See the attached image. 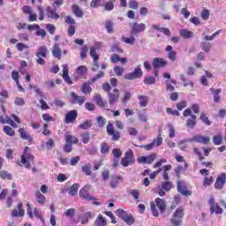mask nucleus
I'll return each mask as SVG.
<instances>
[{
	"label": "nucleus",
	"mask_w": 226,
	"mask_h": 226,
	"mask_svg": "<svg viewBox=\"0 0 226 226\" xmlns=\"http://www.w3.org/2000/svg\"><path fill=\"white\" fill-rule=\"evenodd\" d=\"M183 216H185L183 207H178L172 215L170 222L172 226H181L183 223Z\"/></svg>",
	"instance_id": "1"
},
{
	"label": "nucleus",
	"mask_w": 226,
	"mask_h": 226,
	"mask_svg": "<svg viewBox=\"0 0 226 226\" xmlns=\"http://www.w3.org/2000/svg\"><path fill=\"white\" fill-rule=\"evenodd\" d=\"M133 162H135V159H133V150L129 149L125 152L124 157L121 159V163L123 167H128L129 165H133Z\"/></svg>",
	"instance_id": "2"
},
{
	"label": "nucleus",
	"mask_w": 226,
	"mask_h": 226,
	"mask_svg": "<svg viewBox=\"0 0 226 226\" xmlns=\"http://www.w3.org/2000/svg\"><path fill=\"white\" fill-rule=\"evenodd\" d=\"M29 151V147H25V153L21 156V167L24 165L26 169L30 167L31 162H33V159L34 158L33 155L27 153Z\"/></svg>",
	"instance_id": "3"
},
{
	"label": "nucleus",
	"mask_w": 226,
	"mask_h": 226,
	"mask_svg": "<svg viewBox=\"0 0 226 226\" xmlns=\"http://www.w3.org/2000/svg\"><path fill=\"white\" fill-rule=\"evenodd\" d=\"M26 207H27L26 213L29 218L33 219L35 216V218H39L40 220H41L42 223H45V219L41 217V213L38 211V208H34V212H33V208L31 207V204L29 203L26 204Z\"/></svg>",
	"instance_id": "4"
},
{
	"label": "nucleus",
	"mask_w": 226,
	"mask_h": 226,
	"mask_svg": "<svg viewBox=\"0 0 226 226\" xmlns=\"http://www.w3.org/2000/svg\"><path fill=\"white\" fill-rule=\"evenodd\" d=\"M146 31V24L134 22L131 25V34L137 36L139 33Z\"/></svg>",
	"instance_id": "5"
},
{
	"label": "nucleus",
	"mask_w": 226,
	"mask_h": 226,
	"mask_svg": "<svg viewBox=\"0 0 226 226\" xmlns=\"http://www.w3.org/2000/svg\"><path fill=\"white\" fill-rule=\"evenodd\" d=\"M143 72L140 67H136L132 72H129L125 74V80H134V79H140L142 77Z\"/></svg>",
	"instance_id": "6"
},
{
	"label": "nucleus",
	"mask_w": 226,
	"mask_h": 226,
	"mask_svg": "<svg viewBox=\"0 0 226 226\" xmlns=\"http://www.w3.org/2000/svg\"><path fill=\"white\" fill-rule=\"evenodd\" d=\"M211 139L209 136L196 135L191 139H188V142H198L199 144H209Z\"/></svg>",
	"instance_id": "7"
},
{
	"label": "nucleus",
	"mask_w": 226,
	"mask_h": 226,
	"mask_svg": "<svg viewBox=\"0 0 226 226\" xmlns=\"http://www.w3.org/2000/svg\"><path fill=\"white\" fill-rule=\"evenodd\" d=\"M107 133L112 137V140H119V132L114 130V124L110 122L107 124Z\"/></svg>",
	"instance_id": "8"
},
{
	"label": "nucleus",
	"mask_w": 226,
	"mask_h": 226,
	"mask_svg": "<svg viewBox=\"0 0 226 226\" xmlns=\"http://www.w3.org/2000/svg\"><path fill=\"white\" fill-rule=\"evenodd\" d=\"M225 183H226V174L222 173L216 178V181L215 184V190H222V188H223V186H225Z\"/></svg>",
	"instance_id": "9"
},
{
	"label": "nucleus",
	"mask_w": 226,
	"mask_h": 226,
	"mask_svg": "<svg viewBox=\"0 0 226 226\" xmlns=\"http://www.w3.org/2000/svg\"><path fill=\"white\" fill-rule=\"evenodd\" d=\"M209 205H210V213L213 215V213H215L216 215H222L223 213V209L220 207V205L218 203H215V200L211 198L209 200Z\"/></svg>",
	"instance_id": "10"
},
{
	"label": "nucleus",
	"mask_w": 226,
	"mask_h": 226,
	"mask_svg": "<svg viewBox=\"0 0 226 226\" xmlns=\"http://www.w3.org/2000/svg\"><path fill=\"white\" fill-rule=\"evenodd\" d=\"M177 192H179V193H181L182 195H185V197L192 195V192L186 188V185L183 181L177 182Z\"/></svg>",
	"instance_id": "11"
},
{
	"label": "nucleus",
	"mask_w": 226,
	"mask_h": 226,
	"mask_svg": "<svg viewBox=\"0 0 226 226\" xmlns=\"http://www.w3.org/2000/svg\"><path fill=\"white\" fill-rule=\"evenodd\" d=\"M62 68H63L62 77H63L64 80H65V82L67 84H70L72 86V84H73V82L72 81V79L70 78V75L68 74L70 72V69L68 68V64H63Z\"/></svg>",
	"instance_id": "12"
},
{
	"label": "nucleus",
	"mask_w": 226,
	"mask_h": 226,
	"mask_svg": "<svg viewBox=\"0 0 226 226\" xmlns=\"http://www.w3.org/2000/svg\"><path fill=\"white\" fill-rule=\"evenodd\" d=\"M71 102L73 104L78 103L79 105H82L84 102H86V97L78 95L75 92H72L71 94Z\"/></svg>",
	"instance_id": "13"
},
{
	"label": "nucleus",
	"mask_w": 226,
	"mask_h": 226,
	"mask_svg": "<svg viewBox=\"0 0 226 226\" xmlns=\"http://www.w3.org/2000/svg\"><path fill=\"white\" fill-rule=\"evenodd\" d=\"M77 110H71L65 115L64 123L65 124H70V123H73L75 119H77Z\"/></svg>",
	"instance_id": "14"
},
{
	"label": "nucleus",
	"mask_w": 226,
	"mask_h": 226,
	"mask_svg": "<svg viewBox=\"0 0 226 226\" xmlns=\"http://www.w3.org/2000/svg\"><path fill=\"white\" fill-rule=\"evenodd\" d=\"M119 101V90L115 89L113 93L109 94V105H114Z\"/></svg>",
	"instance_id": "15"
},
{
	"label": "nucleus",
	"mask_w": 226,
	"mask_h": 226,
	"mask_svg": "<svg viewBox=\"0 0 226 226\" xmlns=\"http://www.w3.org/2000/svg\"><path fill=\"white\" fill-rule=\"evenodd\" d=\"M24 215H26V212L24 211V209H22L21 203L18 204L17 209H14L11 212V216H13L14 218H17L19 216H24Z\"/></svg>",
	"instance_id": "16"
},
{
	"label": "nucleus",
	"mask_w": 226,
	"mask_h": 226,
	"mask_svg": "<svg viewBox=\"0 0 226 226\" xmlns=\"http://www.w3.org/2000/svg\"><path fill=\"white\" fill-rule=\"evenodd\" d=\"M152 64L154 68H163V66L167 65V62L163 58L155 57Z\"/></svg>",
	"instance_id": "17"
},
{
	"label": "nucleus",
	"mask_w": 226,
	"mask_h": 226,
	"mask_svg": "<svg viewBox=\"0 0 226 226\" xmlns=\"http://www.w3.org/2000/svg\"><path fill=\"white\" fill-rule=\"evenodd\" d=\"M155 206H157V207L161 211V213H163L167 207V203H165V200L156 198L155 199Z\"/></svg>",
	"instance_id": "18"
},
{
	"label": "nucleus",
	"mask_w": 226,
	"mask_h": 226,
	"mask_svg": "<svg viewBox=\"0 0 226 226\" xmlns=\"http://www.w3.org/2000/svg\"><path fill=\"white\" fill-rule=\"evenodd\" d=\"M222 33V30H218L217 32L214 33L212 35H207L206 32L202 34V38L204 41H213L216 36H218Z\"/></svg>",
	"instance_id": "19"
},
{
	"label": "nucleus",
	"mask_w": 226,
	"mask_h": 226,
	"mask_svg": "<svg viewBox=\"0 0 226 226\" xmlns=\"http://www.w3.org/2000/svg\"><path fill=\"white\" fill-rule=\"evenodd\" d=\"M52 54L54 57H56V59H61V54H63V51L61 50V47H59V43L54 44Z\"/></svg>",
	"instance_id": "20"
},
{
	"label": "nucleus",
	"mask_w": 226,
	"mask_h": 226,
	"mask_svg": "<svg viewBox=\"0 0 226 226\" xmlns=\"http://www.w3.org/2000/svg\"><path fill=\"white\" fill-rule=\"evenodd\" d=\"M47 54H49V49L45 46H41L35 53V56L36 57H47Z\"/></svg>",
	"instance_id": "21"
},
{
	"label": "nucleus",
	"mask_w": 226,
	"mask_h": 226,
	"mask_svg": "<svg viewBox=\"0 0 226 226\" xmlns=\"http://www.w3.org/2000/svg\"><path fill=\"white\" fill-rule=\"evenodd\" d=\"M138 100L139 107L143 109L144 107H147V103H149V97H147V95H138Z\"/></svg>",
	"instance_id": "22"
},
{
	"label": "nucleus",
	"mask_w": 226,
	"mask_h": 226,
	"mask_svg": "<svg viewBox=\"0 0 226 226\" xmlns=\"http://www.w3.org/2000/svg\"><path fill=\"white\" fill-rule=\"evenodd\" d=\"M46 10L49 19H54L55 20H57V19H59V14L56 12V11L52 9V7L48 6Z\"/></svg>",
	"instance_id": "23"
},
{
	"label": "nucleus",
	"mask_w": 226,
	"mask_h": 226,
	"mask_svg": "<svg viewBox=\"0 0 226 226\" xmlns=\"http://www.w3.org/2000/svg\"><path fill=\"white\" fill-rule=\"evenodd\" d=\"M72 12L74 13V15L76 17H78L79 19H82V17H84V12L81 11L80 7H79V5L74 4L72 6Z\"/></svg>",
	"instance_id": "24"
},
{
	"label": "nucleus",
	"mask_w": 226,
	"mask_h": 226,
	"mask_svg": "<svg viewBox=\"0 0 226 226\" xmlns=\"http://www.w3.org/2000/svg\"><path fill=\"white\" fill-rule=\"evenodd\" d=\"M162 169H163L162 179H164V181H169V179H170L169 170H170L172 169V165H170V164L164 165V166H162Z\"/></svg>",
	"instance_id": "25"
},
{
	"label": "nucleus",
	"mask_w": 226,
	"mask_h": 226,
	"mask_svg": "<svg viewBox=\"0 0 226 226\" xmlns=\"http://www.w3.org/2000/svg\"><path fill=\"white\" fill-rule=\"evenodd\" d=\"M121 181H123V177H113L110 180V187L113 189L117 188Z\"/></svg>",
	"instance_id": "26"
},
{
	"label": "nucleus",
	"mask_w": 226,
	"mask_h": 226,
	"mask_svg": "<svg viewBox=\"0 0 226 226\" xmlns=\"http://www.w3.org/2000/svg\"><path fill=\"white\" fill-rule=\"evenodd\" d=\"M35 199L38 202V204H40L41 206H43L45 204V195L41 194V192H40V191H36L35 192Z\"/></svg>",
	"instance_id": "27"
},
{
	"label": "nucleus",
	"mask_w": 226,
	"mask_h": 226,
	"mask_svg": "<svg viewBox=\"0 0 226 226\" xmlns=\"http://www.w3.org/2000/svg\"><path fill=\"white\" fill-rule=\"evenodd\" d=\"M197 116L191 115V118L187 120L186 126L187 128H195V125L197 124Z\"/></svg>",
	"instance_id": "28"
},
{
	"label": "nucleus",
	"mask_w": 226,
	"mask_h": 226,
	"mask_svg": "<svg viewBox=\"0 0 226 226\" xmlns=\"http://www.w3.org/2000/svg\"><path fill=\"white\" fill-rule=\"evenodd\" d=\"M65 142L66 144H79V139L72 134H67L65 136Z\"/></svg>",
	"instance_id": "29"
},
{
	"label": "nucleus",
	"mask_w": 226,
	"mask_h": 226,
	"mask_svg": "<svg viewBox=\"0 0 226 226\" xmlns=\"http://www.w3.org/2000/svg\"><path fill=\"white\" fill-rule=\"evenodd\" d=\"M79 197H81V199H85V200H94L95 199L89 196V193L87 192V190L86 189H81L79 191Z\"/></svg>",
	"instance_id": "30"
},
{
	"label": "nucleus",
	"mask_w": 226,
	"mask_h": 226,
	"mask_svg": "<svg viewBox=\"0 0 226 226\" xmlns=\"http://www.w3.org/2000/svg\"><path fill=\"white\" fill-rule=\"evenodd\" d=\"M201 49L203 51L206 52V54H208V52L211 51V49H213V45L211 44V42L204 41L201 42Z\"/></svg>",
	"instance_id": "31"
},
{
	"label": "nucleus",
	"mask_w": 226,
	"mask_h": 226,
	"mask_svg": "<svg viewBox=\"0 0 226 226\" xmlns=\"http://www.w3.org/2000/svg\"><path fill=\"white\" fill-rule=\"evenodd\" d=\"M80 187V185H79V184H74L70 187L69 190V195H71L72 197H75V195H77L78 192H79V188Z\"/></svg>",
	"instance_id": "32"
},
{
	"label": "nucleus",
	"mask_w": 226,
	"mask_h": 226,
	"mask_svg": "<svg viewBox=\"0 0 226 226\" xmlns=\"http://www.w3.org/2000/svg\"><path fill=\"white\" fill-rule=\"evenodd\" d=\"M90 84H91L90 82H86L83 84L81 87V91L82 93H84V94H89L91 91H93V88H91Z\"/></svg>",
	"instance_id": "33"
},
{
	"label": "nucleus",
	"mask_w": 226,
	"mask_h": 226,
	"mask_svg": "<svg viewBox=\"0 0 226 226\" xmlns=\"http://www.w3.org/2000/svg\"><path fill=\"white\" fill-rule=\"evenodd\" d=\"M19 132L20 133L21 139H23L24 140H27L28 142H33V138H31L29 134H27V132L24 131V129L20 128Z\"/></svg>",
	"instance_id": "34"
},
{
	"label": "nucleus",
	"mask_w": 226,
	"mask_h": 226,
	"mask_svg": "<svg viewBox=\"0 0 226 226\" xmlns=\"http://www.w3.org/2000/svg\"><path fill=\"white\" fill-rule=\"evenodd\" d=\"M94 102H95V103H97V105L100 107H105V104L103 103V99L102 98V94H94Z\"/></svg>",
	"instance_id": "35"
},
{
	"label": "nucleus",
	"mask_w": 226,
	"mask_h": 226,
	"mask_svg": "<svg viewBox=\"0 0 226 226\" xmlns=\"http://www.w3.org/2000/svg\"><path fill=\"white\" fill-rule=\"evenodd\" d=\"M96 123L99 128H103V126L107 124V118L103 117L102 116L97 117Z\"/></svg>",
	"instance_id": "36"
},
{
	"label": "nucleus",
	"mask_w": 226,
	"mask_h": 226,
	"mask_svg": "<svg viewBox=\"0 0 226 226\" xmlns=\"http://www.w3.org/2000/svg\"><path fill=\"white\" fill-rule=\"evenodd\" d=\"M122 41L126 43L127 45H134L135 44V36L131 35L130 37H122Z\"/></svg>",
	"instance_id": "37"
},
{
	"label": "nucleus",
	"mask_w": 226,
	"mask_h": 226,
	"mask_svg": "<svg viewBox=\"0 0 226 226\" xmlns=\"http://www.w3.org/2000/svg\"><path fill=\"white\" fill-rule=\"evenodd\" d=\"M161 186L165 192H170V190H172V183L169 180H165V182H162Z\"/></svg>",
	"instance_id": "38"
},
{
	"label": "nucleus",
	"mask_w": 226,
	"mask_h": 226,
	"mask_svg": "<svg viewBox=\"0 0 226 226\" xmlns=\"http://www.w3.org/2000/svg\"><path fill=\"white\" fill-rule=\"evenodd\" d=\"M95 222L98 226H107V219H105V217L102 215H98Z\"/></svg>",
	"instance_id": "39"
},
{
	"label": "nucleus",
	"mask_w": 226,
	"mask_h": 226,
	"mask_svg": "<svg viewBox=\"0 0 226 226\" xmlns=\"http://www.w3.org/2000/svg\"><path fill=\"white\" fill-rule=\"evenodd\" d=\"M93 126V122L91 120H86L81 124H79V128L81 130H89Z\"/></svg>",
	"instance_id": "40"
},
{
	"label": "nucleus",
	"mask_w": 226,
	"mask_h": 226,
	"mask_svg": "<svg viewBox=\"0 0 226 226\" xmlns=\"http://www.w3.org/2000/svg\"><path fill=\"white\" fill-rule=\"evenodd\" d=\"M180 36L182 38H193V33L185 29L180 30Z\"/></svg>",
	"instance_id": "41"
},
{
	"label": "nucleus",
	"mask_w": 226,
	"mask_h": 226,
	"mask_svg": "<svg viewBox=\"0 0 226 226\" xmlns=\"http://www.w3.org/2000/svg\"><path fill=\"white\" fill-rule=\"evenodd\" d=\"M4 132L9 137H15V131L10 126H4Z\"/></svg>",
	"instance_id": "42"
},
{
	"label": "nucleus",
	"mask_w": 226,
	"mask_h": 226,
	"mask_svg": "<svg viewBox=\"0 0 226 226\" xmlns=\"http://www.w3.org/2000/svg\"><path fill=\"white\" fill-rule=\"evenodd\" d=\"M89 218H91V212H87L81 216V223L82 225H86V223H88Z\"/></svg>",
	"instance_id": "43"
},
{
	"label": "nucleus",
	"mask_w": 226,
	"mask_h": 226,
	"mask_svg": "<svg viewBox=\"0 0 226 226\" xmlns=\"http://www.w3.org/2000/svg\"><path fill=\"white\" fill-rule=\"evenodd\" d=\"M105 76V72L100 71L99 73H97L90 81L91 84H94L97 80H100L102 77Z\"/></svg>",
	"instance_id": "44"
},
{
	"label": "nucleus",
	"mask_w": 226,
	"mask_h": 226,
	"mask_svg": "<svg viewBox=\"0 0 226 226\" xmlns=\"http://www.w3.org/2000/svg\"><path fill=\"white\" fill-rule=\"evenodd\" d=\"M215 179H213V177H205L203 181V186L204 188H207V186H211L213 185Z\"/></svg>",
	"instance_id": "45"
},
{
	"label": "nucleus",
	"mask_w": 226,
	"mask_h": 226,
	"mask_svg": "<svg viewBox=\"0 0 226 226\" xmlns=\"http://www.w3.org/2000/svg\"><path fill=\"white\" fill-rule=\"evenodd\" d=\"M200 13L203 20H207L209 19V15H211L209 10L207 9H203Z\"/></svg>",
	"instance_id": "46"
},
{
	"label": "nucleus",
	"mask_w": 226,
	"mask_h": 226,
	"mask_svg": "<svg viewBox=\"0 0 226 226\" xmlns=\"http://www.w3.org/2000/svg\"><path fill=\"white\" fill-rule=\"evenodd\" d=\"M162 142H163V138H162L161 134H158L157 139H154L152 144H154V147H158L162 146Z\"/></svg>",
	"instance_id": "47"
},
{
	"label": "nucleus",
	"mask_w": 226,
	"mask_h": 226,
	"mask_svg": "<svg viewBox=\"0 0 226 226\" xmlns=\"http://www.w3.org/2000/svg\"><path fill=\"white\" fill-rule=\"evenodd\" d=\"M124 222H125V223H127V225H133L135 219L133 218V215H125Z\"/></svg>",
	"instance_id": "48"
},
{
	"label": "nucleus",
	"mask_w": 226,
	"mask_h": 226,
	"mask_svg": "<svg viewBox=\"0 0 226 226\" xmlns=\"http://www.w3.org/2000/svg\"><path fill=\"white\" fill-rule=\"evenodd\" d=\"M0 177L2 179H8V181H11V175L6 170L0 171Z\"/></svg>",
	"instance_id": "49"
},
{
	"label": "nucleus",
	"mask_w": 226,
	"mask_h": 226,
	"mask_svg": "<svg viewBox=\"0 0 226 226\" xmlns=\"http://www.w3.org/2000/svg\"><path fill=\"white\" fill-rule=\"evenodd\" d=\"M113 70H114L116 75H117V77H121V75H123V73H124V68H123L122 66H119V65L115 66Z\"/></svg>",
	"instance_id": "50"
},
{
	"label": "nucleus",
	"mask_w": 226,
	"mask_h": 226,
	"mask_svg": "<svg viewBox=\"0 0 226 226\" xmlns=\"http://www.w3.org/2000/svg\"><path fill=\"white\" fill-rule=\"evenodd\" d=\"M116 215H117V216H118L119 218H121L122 220H124V219L126 217V215H128V213H126V211H124V210L119 208V209H117V210L116 211Z\"/></svg>",
	"instance_id": "51"
},
{
	"label": "nucleus",
	"mask_w": 226,
	"mask_h": 226,
	"mask_svg": "<svg viewBox=\"0 0 226 226\" xmlns=\"http://www.w3.org/2000/svg\"><path fill=\"white\" fill-rule=\"evenodd\" d=\"M186 142H189L188 139L182 140L178 143V147L181 151H186L188 149V144Z\"/></svg>",
	"instance_id": "52"
},
{
	"label": "nucleus",
	"mask_w": 226,
	"mask_h": 226,
	"mask_svg": "<svg viewBox=\"0 0 226 226\" xmlns=\"http://www.w3.org/2000/svg\"><path fill=\"white\" fill-rule=\"evenodd\" d=\"M154 82H156V79L153 76L147 77L144 79V83L147 86H151L152 84H154Z\"/></svg>",
	"instance_id": "53"
},
{
	"label": "nucleus",
	"mask_w": 226,
	"mask_h": 226,
	"mask_svg": "<svg viewBox=\"0 0 226 226\" xmlns=\"http://www.w3.org/2000/svg\"><path fill=\"white\" fill-rule=\"evenodd\" d=\"M75 208H69L64 212V215L67 218H73V216H75Z\"/></svg>",
	"instance_id": "54"
},
{
	"label": "nucleus",
	"mask_w": 226,
	"mask_h": 226,
	"mask_svg": "<svg viewBox=\"0 0 226 226\" xmlns=\"http://www.w3.org/2000/svg\"><path fill=\"white\" fill-rule=\"evenodd\" d=\"M222 140H223V138L222 137V134L215 136L213 139V142L215 146H220V144H222Z\"/></svg>",
	"instance_id": "55"
},
{
	"label": "nucleus",
	"mask_w": 226,
	"mask_h": 226,
	"mask_svg": "<svg viewBox=\"0 0 226 226\" xmlns=\"http://www.w3.org/2000/svg\"><path fill=\"white\" fill-rule=\"evenodd\" d=\"M129 193L133 197L134 200H139V195H140V192L139 190L132 189L130 190Z\"/></svg>",
	"instance_id": "56"
},
{
	"label": "nucleus",
	"mask_w": 226,
	"mask_h": 226,
	"mask_svg": "<svg viewBox=\"0 0 226 226\" xmlns=\"http://www.w3.org/2000/svg\"><path fill=\"white\" fill-rule=\"evenodd\" d=\"M150 206L153 216H159L160 213H158V209H156V205L154 204V202L152 201L150 203Z\"/></svg>",
	"instance_id": "57"
},
{
	"label": "nucleus",
	"mask_w": 226,
	"mask_h": 226,
	"mask_svg": "<svg viewBox=\"0 0 226 226\" xmlns=\"http://www.w3.org/2000/svg\"><path fill=\"white\" fill-rule=\"evenodd\" d=\"M90 56H91V57H93L94 60L100 59V56L96 53V48H94V47L90 49Z\"/></svg>",
	"instance_id": "58"
},
{
	"label": "nucleus",
	"mask_w": 226,
	"mask_h": 226,
	"mask_svg": "<svg viewBox=\"0 0 226 226\" xmlns=\"http://www.w3.org/2000/svg\"><path fill=\"white\" fill-rule=\"evenodd\" d=\"M80 57L81 59H86V57H87V46H83L80 49Z\"/></svg>",
	"instance_id": "59"
},
{
	"label": "nucleus",
	"mask_w": 226,
	"mask_h": 226,
	"mask_svg": "<svg viewBox=\"0 0 226 226\" xmlns=\"http://www.w3.org/2000/svg\"><path fill=\"white\" fill-rule=\"evenodd\" d=\"M80 137L83 144H87L89 142V132H84Z\"/></svg>",
	"instance_id": "60"
},
{
	"label": "nucleus",
	"mask_w": 226,
	"mask_h": 226,
	"mask_svg": "<svg viewBox=\"0 0 226 226\" xmlns=\"http://www.w3.org/2000/svg\"><path fill=\"white\" fill-rule=\"evenodd\" d=\"M168 58L170 59V61H176V59H177V53L176 51H170V53H168Z\"/></svg>",
	"instance_id": "61"
},
{
	"label": "nucleus",
	"mask_w": 226,
	"mask_h": 226,
	"mask_svg": "<svg viewBox=\"0 0 226 226\" xmlns=\"http://www.w3.org/2000/svg\"><path fill=\"white\" fill-rule=\"evenodd\" d=\"M129 7L132 8V10H139V3L135 0H130Z\"/></svg>",
	"instance_id": "62"
},
{
	"label": "nucleus",
	"mask_w": 226,
	"mask_h": 226,
	"mask_svg": "<svg viewBox=\"0 0 226 226\" xmlns=\"http://www.w3.org/2000/svg\"><path fill=\"white\" fill-rule=\"evenodd\" d=\"M87 72V67H86L84 65L78 67L76 70V73L78 75H82V73H86Z\"/></svg>",
	"instance_id": "63"
},
{
	"label": "nucleus",
	"mask_w": 226,
	"mask_h": 226,
	"mask_svg": "<svg viewBox=\"0 0 226 226\" xmlns=\"http://www.w3.org/2000/svg\"><path fill=\"white\" fill-rule=\"evenodd\" d=\"M47 31H49L51 34H54L56 33V26L52 24H47L46 26Z\"/></svg>",
	"instance_id": "64"
}]
</instances>
